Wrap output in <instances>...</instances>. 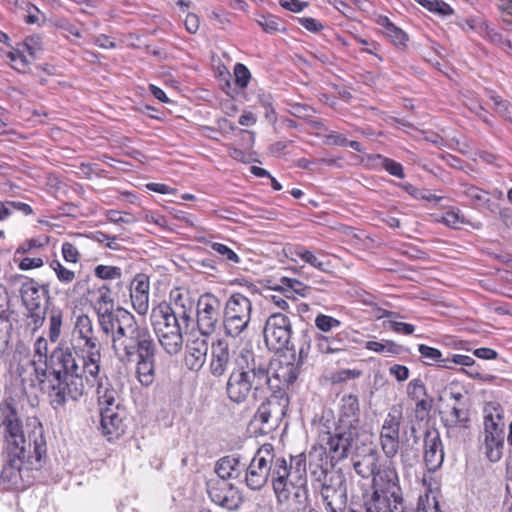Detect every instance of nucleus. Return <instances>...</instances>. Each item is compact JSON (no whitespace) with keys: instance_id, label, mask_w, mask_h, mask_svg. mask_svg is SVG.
Instances as JSON below:
<instances>
[{"instance_id":"b1692460","label":"nucleus","mask_w":512,"mask_h":512,"mask_svg":"<svg viewBox=\"0 0 512 512\" xmlns=\"http://www.w3.org/2000/svg\"><path fill=\"white\" fill-rule=\"evenodd\" d=\"M444 461V449L437 430H427L424 436V462L429 472L437 471Z\"/></svg>"},{"instance_id":"7ed1b4c3","label":"nucleus","mask_w":512,"mask_h":512,"mask_svg":"<svg viewBox=\"0 0 512 512\" xmlns=\"http://www.w3.org/2000/svg\"><path fill=\"white\" fill-rule=\"evenodd\" d=\"M28 427L27 440H23V443L16 442L17 447L14 448L8 444L3 446L8 460L1 471L0 479L9 486L18 487L23 469L38 470L47 457V441L42 423L35 420L32 427Z\"/></svg>"},{"instance_id":"c03bdc74","label":"nucleus","mask_w":512,"mask_h":512,"mask_svg":"<svg viewBox=\"0 0 512 512\" xmlns=\"http://www.w3.org/2000/svg\"><path fill=\"white\" fill-rule=\"evenodd\" d=\"M293 254L320 271H328L327 266L329 265V262L324 263L320 261L311 251L305 249L303 246H296L294 248Z\"/></svg>"},{"instance_id":"e433bc0d","label":"nucleus","mask_w":512,"mask_h":512,"mask_svg":"<svg viewBox=\"0 0 512 512\" xmlns=\"http://www.w3.org/2000/svg\"><path fill=\"white\" fill-rule=\"evenodd\" d=\"M265 403L274 415V424H279L285 416L289 404L285 392H272V394L266 398Z\"/></svg>"},{"instance_id":"c9c22d12","label":"nucleus","mask_w":512,"mask_h":512,"mask_svg":"<svg viewBox=\"0 0 512 512\" xmlns=\"http://www.w3.org/2000/svg\"><path fill=\"white\" fill-rule=\"evenodd\" d=\"M240 459L233 456H225L219 459L215 465V473L217 476L214 479H222L227 481L230 478L238 477V466Z\"/></svg>"},{"instance_id":"39448f33","label":"nucleus","mask_w":512,"mask_h":512,"mask_svg":"<svg viewBox=\"0 0 512 512\" xmlns=\"http://www.w3.org/2000/svg\"><path fill=\"white\" fill-rule=\"evenodd\" d=\"M314 487L318 490L326 512H344L348 489L344 473L339 470H312Z\"/></svg>"},{"instance_id":"e2e57ef3","label":"nucleus","mask_w":512,"mask_h":512,"mask_svg":"<svg viewBox=\"0 0 512 512\" xmlns=\"http://www.w3.org/2000/svg\"><path fill=\"white\" fill-rule=\"evenodd\" d=\"M487 38L494 44L498 45L504 51L508 53H512V43L509 39L503 37L502 34L494 31L488 30L486 33Z\"/></svg>"},{"instance_id":"052dcab7","label":"nucleus","mask_w":512,"mask_h":512,"mask_svg":"<svg viewBox=\"0 0 512 512\" xmlns=\"http://www.w3.org/2000/svg\"><path fill=\"white\" fill-rule=\"evenodd\" d=\"M235 83L240 88H246L251 74L249 69L241 63H237L234 67Z\"/></svg>"},{"instance_id":"dca6fc26","label":"nucleus","mask_w":512,"mask_h":512,"mask_svg":"<svg viewBox=\"0 0 512 512\" xmlns=\"http://www.w3.org/2000/svg\"><path fill=\"white\" fill-rule=\"evenodd\" d=\"M360 431L337 426L333 433H328L326 450L332 466L349 456L353 443L358 439Z\"/></svg>"},{"instance_id":"a19ab883","label":"nucleus","mask_w":512,"mask_h":512,"mask_svg":"<svg viewBox=\"0 0 512 512\" xmlns=\"http://www.w3.org/2000/svg\"><path fill=\"white\" fill-rule=\"evenodd\" d=\"M49 329L48 337L52 343H56L61 335V327L63 324V312L58 307H52L48 312Z\"/></svg>"},{"instance_id":"4468645a","label":"nucleus","mask_w":512,"mask_h":512,"mask_svg":"<svg viewBox=\"0 0 512 512\" xmlns=\"http://www.w3.org/2000/svg\"><path fill=\"white\" fill-rule=\"evenodd\" d=\"M3 435V444L17 447L16 442L27 440L24 432L23 420L13 400L5 399L0 402V430Z\"/></svg>"},{"instance_id":"72a5a7b5","label":"nucleus","mask_w":512,"mask_h":512,"mask_svg":"<svg viewBox=\"0 0 512 512\" xmlns=\"http://www.w3.org/2000/svg\"><path fill=\"white\" fill-rule=\"evenodd\" d=\"M274 290L283 293L286 298L295 299V295H299L301 297L308 296L310 294L311 287L297 279L281 277L279 279V284L274 287Z\"/></svg>"},{"instance_id":"5fc2aeb1","label":"nucleus","mask_w":512,"mask_h":512,"mask_svg":"<svg viewBox=\"0 0 512 512\" xmlns=\"http://www.w3.org/2000/svg\"><path fill=\"white\" fill-rule=\"evenodd\" d=\"M315 326L323 332V334H328L333 328L340 326V321L332 316L319 314L315 318Z\"/></svg>"},{"instance_id":"bf43d9fd","label":"nucleus","mask_w":512,"mask_h":512,"mask_svg":"<svg viewBox=\"0 0 512 512\" xmlns=\"http://www.w3.org/2000/svg\"><path fill=\"white\" fill-rule=\"evenodd\" d=\"M50 267L55 271L59 281L63 283H70L75 279V273L66 269L58 260H53Z\"/></svg>"},{"instance_id":"6e6552de","label":"nucleus","mask_w":512,"mask_h":512,"mask_svg":"<svg viewBox=\"0 0 512 512\" xmlns=\"http://www.w3.org/2000/svg\"><path fill=\"white\" fill-rule=\"evenodd\" d=\"M484 439L482 448L491 462L501 459L505 440L503 409L495 403L484 407Z\"/></svg>"},{"instance_id":"ea45409f","label":"nucleus","mask_w":512,"mask_h":512,"mask_svg":"<svg viewBox=\"0 0 512 512\" xmlns=\"http://www.w3.org/2000/svg\"><path fill=\"white\" fill-rule=\"evenodd\" d=\"M329 455L323 446H313L306 456V462H309L310 472L312 470H330L328 467Z\"/></svg>"},{"instance_id":"de8ad7c7","label":"nucleus","mask_w":512,"mask_h":512,"mask_svg":"<svg viewBox=\"0 0 512 512\" xmlns=\"http://www.w3.org/2000/svg\"><path fill=\"white\" fill-rule=\"evenodd\" d=\"M418 351L421 354V357L423 358V363L425 365L439 366L442 358V353L440 350L427 346L425 344H420L418 346Z\"/></svg>"},{"instance_id":"393cba45","label":"nucleus","mask_w":512,"mask_h":512,"mask_svg":"<svg viewBox=\"0 0 512 512\" xmlns=\"http://www.w3.org/2000/svg\"><path fill=\"white\" fill-rule=\"evenodd\" d=\"M170 310L172 314L182 321L185 328H188L192 321V313L195 307V301L188 291L176 289L170 294Z\"/></svg>"},{"instance_id":"0eeeda50","label":"nucleus","mask_w":512,"mask_h":512,"mask_svg":"<svg viewBox=\"0 0 512 512\" xmlns=\"http://www.w3.org/2000/svg\"><path fill=\"white\" fill-rule=\"evenodd\" d=\"M170 310L168 303L155 306L150 321L162 348L170 356L177 355L183 348L182 326Z\"/></svg>"},{"instance_id":"2f4dec72","label":"nucleus","mask_w":512,"mask_h":512,"mask_svg":"<svg viewBox=\"0 0 512 512\" xmlns=\"http://www.w3.org/2000/svg\"><path fill=\"white\" fill-rule=\"evenodd\" d=\"M314 333L315 332L313 330H309V329L302 330L300 337L297 340V344L291 345V346L289 345L288 350L293 351V354H292L293 359L296 362H298L299 364H301L302 366L306 362V360L309 358L311 348H312V343H314V339H313Z\"/></svg>"},{"instance_id":"ddd939ff","label":"nucleus","mask_w":512,"mask_h":512,"mask_svg":"<svg viewBox=\"0 0 512 512\" xmlns=\"http://www.w3.org/2000/svg\"><path fill=\"white\" fill-rule=\"evenodd\" d=\"M267 348L275 353L289 349L292 336V323L283 313H273L265 321L263 328Z\"/></svg>"},{"instance_id":"0e129e2a","label":"nucleus","mask_w":512,"mask_h":512,"mask_svg":"<svg viewBox=\"0 0 512 512\" xmlns=\"http://www.w3.org/2000/svg\"><path fill=\"white\" fill-rule=\"evenodd\" d=\"M259 103L265 109V117L269 122L274 123L277 120L276 112L273 107L271 95H259Z\"/></svg>"},{"instance_id":"774afa93","label":"nucleus","mask_w":512,"mask_h":512,"mask_svg":"<svg viewBox=\"0 0 512 512\" xmlns=\"http://www.w3.org/2000/svg\"><path fill=\"white\" fill-rule=\"evenodd\" d=\"M5 206L9 210V217L12 215L13 211H19L22 214L28 216L34 213L32 207L29 204L20 201H4Z\"/></svg>"},{"instance_id":"f8f14e48","label":"nucleus","mask_w":512,"mask_h":512,"mask_svg":"<svg viewBox=\"0 0 512 512\" xmlns=\"http://www.w3.org/2000/svg\"><path fill=\"white\" fill-rule=\"evenodd\" d=\"M252 302L240 293L232 294L226 301L223 314L225 334L232 338L245 331L251 320Z\"/></svg>"},{"instance_id":"09e8293b","label":"nucleus","mask_w":512,"mask_h":512,"mask_svg":"<svg viewBox=\"0 0 512 512\" xmlns=\"http://www.w3.org/2000/svg\"><path fill=\"white\" fill-rule=\"evenodd\" d=\"M420 5L431 12L446 16L453 13L452 8L442 0H416Z\"/></svg>"},{"instance_id":"9d476101","label":"nucleus","mask_w":512,"mask_h":512,"mask_svg":"<svg viewBox=\"0 0 512 512\" xmlns=\"http://www.w3.org/2000/svg\"><path fill=\"white\" fill-rule=\"evenodd\" d=\"M70 349L73 356L78 357L82 362L80 367L82 379L85 378L86 384L93 387L101 372L102 344L98 337L74 339Z\"/></svg>"},{"instance_id":"4be33fe9","label":"nucleus","mask_w":512,"mask_h":512,"mask_svg":"<svg viewBox=\"0 0 512 512\" xmlns=\"http://www.w3.org/2000/svg\"><path fill=\"white\" fill-rule=\"evenodd\" d=\"M101 428L103 434L109 440L118 439L125 433L127 428L125 410L116 407H107L101 409Z\"/></svg>"},{"instance_id":"c85d7f7f","label":"nucleus","mask_w":512,"mask_h":512,"mask_svg":"<svg viewBox=\"0 0 512 512\" xmlns=\"http://www.w3.org/2000/svg\"><path fill=\"white\" fill-rule=\"evenodd\" d=\"M276 501L278 505L285 507L286 512H305L310 506L308 485L283 497L279 496Z\"/></svg>"},{"instance_id":"864d4df0","label":"nucleus","mask_w":512,"mask_h":512,"mask_svg":"<svg viewBox=\"0 0 512 512\" xmlns=\"http://www.w3.org/2000/svg\"><path fill=\"white\" fill-rule=\"evenodd\" d=\"M95 276L103 280L119 279L122 271L116 266L98 265L94 269Z\"/></svg>"},{"instance_id":"473e14b6","label":"nucleus","mask_w":512,"mask_h":512,"mask_svg":"<svg viewBox=\"0 0 512 512\" xmlns=\"http://www.w3.org/2000/svg\"><path fill=\"white\" fill-rule=\"evenodd\" d=\"M95 384H97L96 392L100 410L102 408L107 407H120L118 403L119 394L117 390L108 382L107 379L106 381H103L99 376L98 380L95 381L94 385Z\"/></svg>"},{"instance_id":"79ce46f5","label":"nucleus","mask_w":512,"mask_h":512,"mask_svg":"<svg viewBox=\"0 0 512 512\" xmlns=\"http://www.w3.org/2000/svg\"><path fill=\"white\" fill-rule=\"evenodd\" d=\"M74 334L76 335L74 339H85L96 336L93 322L88 315L81 314L76 318Z\"/></svg>"},{"instance_id":"f704fd0d","label":"nucleus","mask_w":512,"mask_h":512,"mask_svg":"<svg viewBox=\"0 0 512 512\" xmlns=\"http://www.w3.org/2000/svg\"><path fill=\"white\" fill-rule=\"evenodd\" d=\"M443 422L447 428H468L470 423L468 408L463 404L452 406L443 418Z\"/></svg>"},{"instance_id":"37998d69","label":"nucleus","mask_w":512,"mask_h":512,"mask_svg":"<svg viewBox=\"0 0 512 512\" xmlns=\"http://www.w3.org/2000/svg\"><path fill=\"white\" fill-rule=\"evenodd\" d=\"M47 310V306L38 307V310H27V327L31 330L32 333H35L43 326L46 319Z\"/></svg>"},{"instance_id":"f3484780","label":"nucleus","mask_w":512,"mask_h":512,"mask_svg":"<svg viewBox=\"0 0 512 512\" xmlns=\"http://www.w3.org/2000/svg\"><path fill=\"white\" fill-rule=\"evenodd\" d=\"M206 486L209 498L215 504L228 510H236L242 504L241 493L231 483L222 479H209Z\"/></svg>"},{"instance_id":"1a4fd4ad","label":"nucleus","mask_w":512,"mask_h":512,"mask_svg":"<svg viewBox=\"0 0 512 512\" xmlns=\"http://www.w3.org/2000/svg\"><path fill=\"white\" fill-rule=\"evenodd\" d=\"M279 456L271 443H264L255 452L246 468L245 483L251 490H261L273 478L276 462Z\"/></svg>"},{"instance_id":"a18cd8bd","label":"nucleus","mask_w":512,"mask_h":512,"mask_svg":"<svg viewBox=\"0 0 512 512\" xmlns=\"http://www.w3.org/2000/svg\"><path fill=\"white\" fill-rule=\"evenodd\" d=\"M14 311L10 308V298L3 285H0V324L11 326Z\"/></svg>"},{"instance_id":"680f3d73","label":"nucleus","mask_w":512,"mask_h":512,"mask_svg":"<svg viewBox=\"0 0 512 512\" xmlns=\"http://www.w3.org/2000/svg\"><path fill=\"white\" fill-rule=\"evenodd\" d=\"M385 35L393 42L394 45L405 47L408 40L407 34L397 26L393 25L385 32Z\"/></svg>"},{"instance_id":"cd10ccee","label":"nucleus","mask_w":512,"mask_h":512,"mask_svg":"<svg viewBox=\"0 0 512 512\" xmlns=\"http://www.w3.org/2000/svg\"><path fill=\"white\" fill-rule=\"evenodd\" d=\"M133 308L139 315H145L149 309V282L143 276H137L130 293Z\"/></svg>"},{"instance_id":"8fccbe9b","label":"nucleus","mask_w":512,"mask_h":512,"mask_svg":"<svg viewBox=\"0 0 512 512\" xmlns=\"http://www.w3.org/2000/svg\"><path fill=\"white\" fill-rule=\"evenodd\" d=\"M464 194L477 206H486L490 201L487 197L488 192L473 185L466 186Z\"/></svg>"},{"instance_id":"6ab92c4d","label":"nucleus","mask_w":512,"mask_h":512,"mask_svg":"<svg viewBox=\"0 0 512 512\" xmlns=\"http://www.w3.org/2000/svg\"><path fill=\"white\" fill-rule=\"evenodd\" d=\"M314 349L320 354H336L346 351L354 343L350 333L346 330L335 335L315 332L313 334Z\"/></svg>"},{"instance_id":"69168bd1","label":"nucleus","mask_w":512,"mask_h":512,"mask_svg":"<svg viewBox=\"0 0 512 512\" xmlns=\"http://www.w3.org/2000/svg\"><path fill=\"white\" fill-rule=\"evenodd\" d=\"M210 247L230 262L238 263L240 261L238 255L224 244L213 242Z\"/></svg>"},{"instance_id":"20e7f679","label":"nucleus","mask_w":512,"mask_h":512,"mask_svg":"<svg viewBox=\"0 0 512 512\" xmlns=\"http://www.w3.org/2000/svg\"><path fill=\"white\" fill-rule=\"evenodd\" d=\"M372 488L373 492L364 497L371 503V511L378 508L384 512H404L403 490L393 461L387 460L381 464L372 478Z\"/></svg>"},{"instance_id":"58836bf2","label":"nucleus","mask_w":512,"mask_h":512,"mask_svg":"<svg viewBox=\"0 0 512 512\" xmlns=\"http://www.w3.org/2000/svg\"><path fill=\"white\" fill-rule=\"evenodd\" d=\"M402 420V408L400 406H392L382 425L380 435L399 436V429Z\"/></svg>"},{"instance_id":"a878e982","label":"nucleus","mask_w":512,"mask_h":512,"mask_svg":"<svg viewBox=\"0 0 512 512\" xmlns=\"http://www.w3.org/2000/svg\"><path fill=\"white\" fill-rule=\"evenodd\" d=\"M340 415L338 426L360 431V407L356 395H344L341 399Z\"/></svg>"},{"instance_id":"2eb2a0df","label":"nucleus","mask_w":512,"mask_h":512,"mask_svg":"<svg viewBox=\"0 0 512 512\" xmlns=\"http://www.w3.org/2000/svg\"><path fill=\"white\" fill-rule=\"evenodd\" d=\"M196 308L198 329L203 336H210L221 319V301L212 293H204L199 297Z\"/></svg>"},{"instance_id":"13d9d810","label":"nucleus","mask_w":512,"mask_h":512,"mask_svg":"<svg viewBox=\"0 0 512 512\" xmlns=\"http://www.w3.org/2000/svg\"><path fill=\"white\" fill-rule=\"evenodd\" d=\"M255 420L263 425H267L268 429H273L278 426V424H274V415L271 410L268 409L265 401L259 406L255 414Z\"/></svg>"},{"instance_id":"338daca9","label":"nucleus","mask_w":512,"mask_h":512,"mask_svg":"<svg viewBox=\"0 0 512 512\" xmlns=\"http://www.w3.org/2000/svg\"><path fill=\"white\" fill-rule=\"evenodd\" d=\"M382 167L391 175L396 176L398 178H404L405 176L402 165L392 159L383 158Z\"/></svg>"},{"instance_id":"7c9ffc66","label":"nucleus","mask_w":512,"mask_h":512,"mask_svg":"<svg viewBox=\"0 0 512 512\" xmlns=\"http://www.w3.org/2000/svg\"><path fill=\"white\" fill-rule=\"evenodd\" d=\"M155 357L156 352L153 354H149L140 358H137L135 361L136 364V375L139 382L143 386L151 385L155 380Z\"/></svg>"},{"instance_id":"f257e3e1","label":"nucleus","mask_w":512,"mask_h":512,"mask_svg":"<svg viewBox=\"0 0 512 512\" xmlns=\"http://www.w3.org/2000/svg\"><path fill=\"white\" fill-rule=\"evenodd\" d=\"M34 385L47 394L54 410L63 408L69 401L76 402L85 394L80 366L70 348H56L49 354L45 337L34 343Z\"/></svg>"},{"instance_id":"3c124183","label":"nucleus","mask_w":512,"mask_h":512,"mask_svg":"<svg viewBox=\"0 0 512 512\" xmlns=\"http://www.w3.org/2000/svg\"><path fill=\"white\" fill-rule=\"evenodd\" d=\"M380 442L382 450L388 458L391 459L397 454L399 449V436L380 435Z\"/></svg>"},{"instance_id":"49530a36","label":"nucleus","mask_w":512,"mask_h":512,"mask_svg":"<svg viewBox=\"0 0 512 512\" xmlns=\"http://www.w3.org/2000/svg\"><path fill=\"white\" fill-rule=\"evenodd\" d=\"M365 348L377 353L386 354H399L401 351V346L394 343L393 341H367Z\"/></svg>"},{"instance_id":"c756f323","label":"nucleus","mask_w":512,"mask_h":512,"mask_svg":"<svg viewBox=\"0 0 512 512\" xmlns=\"http://www.w3.org/2000/svg\"><path fill=\"white\" fill-rule=\"evenodd\" d=\"M228 398L237 404L244 402L251 393V389L234 367L226 383Z\"/></svg>"},{"instance_id":"603ef678","label":"nucleus","mask_w":512,"mask_h":512,"mask_svg":"<svg viewBox=\"0 0 512 512\" xmlns=\"http://www.w3.org/2000/svg\"><path fill=\"white\" fill-rule=\"evenodd\" d=\"M257 23L266 33L273 34L281 31V20L274 15H262Z\"/></svg>"},{"instance_id":"9b49d317","label":"nucleus","mask_w":512,"mask_h":512,"mask_svg":"<svg viewBox=\"0 0 512 512\" xmlns=\"http://www.w3.org/2000/svg\"><path fill=\"white\" fill-rule=\"evenodd\" d=\"M235 368L247 386L254 391H262L271 383L269 363L251 351H242L235 359Z\"/></svg>"},{"instance_id":"a211bd4d","label":"nucleus","mask_w":512,"mask_h":512,"mask_svg":"<svg viewBox=\"0 0 512 512\" xmlns=\"http://www.w3.org/2000/svg\"><path fill=\"white\" fill-rule=\"evenodd\" d=\"M19 292L26 310H38V307H45L50 301L48 285H40L32 278H25Z\"/></svg>"},{"instance_id":"4d7b16f0","label":"nucleus","mask_w":512,"mask_h":512,"mask_svg":"<svg viewBox=\"0 0 512 512\" xmlns=\"http://www.w3.org/2000/svg\"><path fill=\"white\" fill-rule=\"evenodd\" d=\"M490 99L494 103L495 111L505 119L512 121V105L508 101L503 100L499 95H496L494 93H491Z\"/></svg>"},{"instance_id":"f03ea898","label":"nucleus","mask_w":512,"mask_h":512,"mask_svg":"<svg viewBox=\"0 0 512 512\" xmlns=\"http://www.w3.org/2000/svg\"><path fill=\"white\" fill-rule=\"evenodd\" d=\"M101 320V329L106 335L111 334L112 349L121 364H134L137 358L156 352L150 330L140 326L129 311L118 310L115 315H106Z\"/></svg>"},{"instance_id":"412c9836","label":"nucleus","mask_w":512,"mask_h":512,"mask_svg":"<svg viewBox=\"0 0 512 512\" xmlns=\"http://www.w3.org/2000/svg\"><path fill=\"white\" fill-rule=\"evenodd\" d=\"M380 454L373 447L358 449L352 458V466L355 473L363 479L374 477L381 466Z\"/></svg>"},{"instance_id":"4c0bfd02","label":"nucleus","mask_w":512,"mask_h":512,"mask_svg":"<svg viewBox=\"0 0 512 512\" xmlns=\"http://www.w3.org/2000/svg\"><path fill=\"white\" fill-rule=\"evenodd\" d=\"M99 297L97 304L99 307L97 308L98 321L101 325V319H103L106 315H115L118 310H125L124 308L118 307L117 309H113L114 301L111 297V290L106 285L101 286L98 289Z\"/></svg>"},{"instance_id":"6e6d98bb","label":"nucleus","mask_w":512,"mask_h":512,"mask_svg":"<svg viewBox=\"0 0 512 512\" xmlns=\"http://www.w3.org/2000/svg\"><path fill=\"white\" fill-rule=\"evenodd\" d=\"M407 395L413 401L427 396L426 387L419 378L411 380L407 385Z\"/></svg>"},{"instance_id":"423d86ee","label":"nucleus","mask_w":512,"mask_h":512,"mask_svg":"<svg viewBox=\"0 0 512 512\" xmlns=\"http://www.w3.org/2000/svg\"><path fill=\"white\" fill-rule=\"evenodd\" d=\"M272 489L276 500L279 496H285L291 491L308 485L306 472V455H290L289 462L285 457L279 456L273 473Z\"/></svg>"},{"instance_id":"bb28decb","label":"nucleus","mask_w":512,"mask_h":512,"mask_svg":"<svg viewBox=\"0 0 512 512\" xmlns=\"http://www.w3.org/2000/svg\"><path fill=\"white\" fill-rule=\"evenodd\" d=\"M208 336H203L193 339L190 341L186 348V355L184 358L185 365L193 371H198L202 368L206 361V355L208 352Z\"/></svg>"},{"instance_id":"aec40b11","label":"nucleus","mask_w":512,"mask_h":512,"mask_svg":"<svg viewBox=\"0 0 512 512\" xmlns=\"http://www.w3.org/2000/svg\"><path fill=\"white\" fill-rule=\"evenodd\" d=\"M235 350H231L230 345L226 339H218L211 345V362L210 372L214 377L223 376L228 366L238 356H235Z\"/></svg>"},{"instance_id":"5701e85b","label":"nucleus","mask_w":512,"mask_h":512,"mask_svg":"<svg viewBox=\"0 0 512 512\" xmlns=\"http://www.w3.org/2000/svg\"><path fill=\"white\" fill-rule=\"evenodd\" d=\"M302 365L296 362H282L279 361L274 368L271 378V383L268 388L272 392H285V389L293 384L301 371Z\"/></svg>"}]
</instances>
